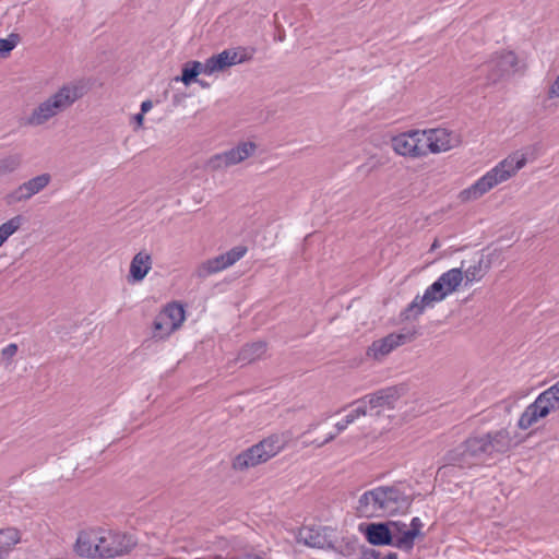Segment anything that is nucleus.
Listing matches in <instances>:
<instances>
[{
    "label": "nucleus",
    "mask_w": 559,
    "mask_h": 559,
    "mask_svg": "<svg viewBox=\"0 0 559 559\" xmlns=\"http://www.w3.org/2000/svg\"><path fill=\"white\" fill-rule=\"evenodd\" d=\"M399 532L402 533L401 536L394 537L392 535L391 546H394L401 550L411 551L415 545V533L406 531V524L400 522L391 523Z\"/></svg>",
    "instance_id": "nucleus-22"
},
{
    "label": "nucleus",
    "mask_w": 559,
    "mask_h": 559,
    "mask_svg": "<svg viewBox=\"0 0 559 559\" xmlns=\"http://www.w3.org/2000/svg\"><path fill=\"white\" fill-rule=\"evenodd\" d=\"M98 530L81 532L76 538L75 551L85 558H99Z\"/></svg>",
    "instance_id": "nucleus-17"
},
{
    "label": "nucleus",
    "mask_w": 559,
    "mask_h": 559,
    "mask_svg": "<svg viewBox=\"0 0 559 559\" xmlns=\"http://www.w3.org/2000/svg\"><path fill=\"white\" fill-rule=\"evenodd\" d=\"M133 120L138 124V127H141L143 124L144 115L139 112V114L134 115Z\"/></svg>",
    "instance_id": "nucleus-41"
},
{
    "label": "nucleus",
    "mask_w": 559,
    "mask_h": 559,
    "mask_svg": "<svg viewBox=\"0 0 559 559\" xmlns=\"http://www.w3.org/2000/svg\"><path fill=\"white\" fill-rule=\"evenodd\" d=\"M21 540L19 530L8 527L0 530V552H8Z\"/></svg>",
    "instance_id": "nucleus-25"
},
{
    "label": "nucleus",
    "mask_w": 559,
    "mask_h": 559,
    "mask_svg": "<svg viewBox=\"0 0 559 559\" xmlns=\"http://www.w3.org/2000/svg\"><path fill=\"white\" fill-rule=\"evenodd\" d=\"M152 257L146 251L138 252L130 263V277L133 282H141L152 269Z\"/></svg>",
    "instance_id": "nucleus-19"
},
{
    "label": "nucleus",
    "mask_w": 559,
    "mask_h": 559,
    "mask_svg": "<svg viewBox=\"0 0 559 559\" xmlns=\"http://www.w3.org/2000/svg\"><path fill=\"white\" fill-rule=\"evenodd\" d=\"M337 435H338L337 431L330 432L323 441H320V443L318 444V448H321V447L325 445L326 443L333 441Z\"/></svg>",
    "instance_id": "nucleus-38"
},
{
    "label": "nucleus",
    "mask_w": 559,
    "mask_h": 559,
    "mask_svg": "<svg viewBox=\"0 0 559 559\" xmlns=\"http://www.w3.org/2000/svg\"><path fill=\"white\" fill-rule=\"evenodd\" d=\"M20 43V35L11 33L8 38H0V57H7Z\"/></svg>",
    "instance_id": "nucleus-31"
},
{
    "label": "nucleus",
    "mask_w": 559,
    "mask_h": 559,
    "mask_svg": "<svg viewBox=\"0 0 559 559\" xmlns=\"http://www.w3.org/2000/svg\"><path fill=\"white\" fill-rule=\"evenodd\" d=\"M51 181V176L48 173L40 174L36 177L20 185L15 190L8 194L7 201L9 204H14L29 200L35 194L43 191Z\"/></svg>",
    "instance_id": "nucleus-16"
},
{
    "label": "nucleus",
    "mask_w": 559,
    "mask_h": 559,
    "mask_svg": "<svg viewBox=\"0 0 559 559\" xmlns=\"http://www.w3.org/2000/svg\"><path fill=\"white\" fill-rule=\"evenodd\" d=\"M385 559H399V556L396 552H389L386 556H385Z\"/></svg>",
    "instance_id": "nucleus-43"
},
{
    "label": "nucleus",
    "mask_w": 559,
    "mask_h": 559,
    "mask_svg": "<svg viewBox=\"0 0 559 559\" xmlns=\"http://www.w3.org/2000/svg\"><path fill=\"white\" fill-rule=\"evenodd\" d=\"M99 558L109 559L129 554L135 546L133 535L111 530L98 528Z\"/></svg>",
    "instance_id": "nucleus-9"
},
{
    "label": "nucleus",
    "mask_w": 559,
    "mask_h": 559,
    "mask_svg": "<svg viewBox=\"0 0 559 559\" xmlns=\"http://www.w3.org/2000/svg\"><path fill=\"white\" fill-rule=\"evenodd\" d=\"M319 441H312L311 443H306L305 447H308L309 444H313L318 448Z\"/></svg>",
    "instance_id": "nucleus-44"
},
{
    "label": "nucleus",
    "mask_w": 559,
    "mask_h": 559,
    "mask_svg": "<svg viewBox=\"0 0 559 559\" xmlns=\"http://www.w3.org/2000/svg\"><path fill=\"white\" fill-rule=\"evenodd\" d=\"M246 50L242 48L225 49L205 60L206 75L223 71L231 66L242 63L249 60Z\"/></svg>",
    "instance_id": "nucleus-15"
},
{
    "label": "nucleus",
    "mask_w": 559,
    "mask_h": 559,
    "mask_svg": "<svg viewBox=\"0 0 559 559\" xmlns=\"http://www.w3.org/2000/svg\"><path fill=\"white\" fill-rule=\"evenodd\" d=\"M21 156L19 154L8 155L0 159V176L11 174L21 166Z\"/></svg>",
    "instance_id": "nucleus-30"
},
{
    "label": "nucleus",
    "mask_w": 559,
    "mask_h": 559,
    "mask_svg": "<svg viewBox=\"0 0 559 559\" xmlns=\"http://www.w3.org/2000/svg\"><path fill=\"white\" fill-rule=\"evenodd\" d=\"M337 435H338L337 431L330 432L323 441H320V443L318 444V448H321V447L325 445L326 443L333 441Z\"/></svg>",
    "instance_id": "nucleus-39"
},
{
    "label": "nucleus",
    "mask_w": 559,
    "mask_h": 559,
    "mask_svg": "<svg viewBox=\"0 0 559 559\" xmlns=\"http://www.w3.org/2000/svg\"><path fill=\"white\" fill-rule=\"evenodd\" d=\"M392 533L386 523H371L367 526L366 537L371 545H391Z\"/></svg>",
    "instance_id": "nucleus-20"
},
{
    "label": "nucleus",
    "mask_w": 559,
    "mask_h": 559,
    "mask_svg": "<svg viewBox=\"0 0 559 559\" xmlns=\"http://www.w3.org/2000/svg\"><path fill=\"white\" fill-rule=\"evenodd\" d=\"M247 251L246 246H236L223 254L202 262L195 269L194 274L197 277L204 280L234 265L245 257Z\"/></svg>",
    "instance_id": "nucleus-11"
},
{
    "label": "nucleus",
    "mask_w": 559,
    "mask_h": 559,
    "mask_svg": "<svg viewBox=\"0 0 559 559\" xmlns=\"http://www.w3.org/2000/svg\"><path fill=\"white\" fill-rule=\"evenodd\" d=\"M160 312L176 330L181 326L186 319L183 307L176 302L168 304Z\"/></svg>",
    "instance_id": "nucleus-24"
},
{
    "label": "nucleus",
    "mask_w": 559,
    "mask_h": 559,
    "mask_svg": "<svg viewBox=\"0 0 559 559\" xmlns=\"http://www.w3.org/2000/svg\"><path fill=\"white\" fill-rule=\"evenodd\" d=\"M350 424L346 421L345 418H343L342 420L337 421L335 424V429L337 431V433H341L342 431H344Z\"/></svg>",
    "instance_id": "nucleus-37"
},
{
    "label": "nucleus",
    "mask_w": 559,
    "mask_h": 559,
    "mask_svg": "<svg viewBox=\"0 0 559 559\" xmlns=\"http://www.w3.org/2000/svg\"><path fill=\"white\" fill-rule=\"evenodd\" d=\"M526 164L524 153L515 152L498 163L468 188L462 190L459 199L462 202L475 201L489 192L498 185L514 176Z\"/></svg>",
    "instance_id": "nucleus-4"
},
{
    "label": "nucleus",
    "mask_w": 559,
    "mask_h": 559,
    "mask_svg": "<svg viewBox=\"0 0 559 559\" xmlns=\"http://www.w3.org/2000/svg\"><path fill=\"white\" fill-rule=\"evenodd\" d=\"M153 107V103L151 100H144L142 104H141V114H146L147 111H150Z\"/></svg>",
    "instance_id": "nucleus-40"
},
{
    "label": "nucleus",
    "mask_w": 559,
    "mask_h": 559,
    "mask_svg": "<svg viewBox=\"0 0 559 559\" xmlns=\"http://www.w3.org/2000/svg\"><path fill=\"white\" fill-rule=\"evenodd\" d=\"M421 130H411L392 138L393 151L405 157L425 156Z\"/></svg>",
    "instance_id": "nucleus-13"
},
{
    "label": "nucleus",
    "mask_w": 559,
    "mask_h": 559,
    "mask_svg": "<svg viewBox=\"0 0 559 559\" xmlns=\"http://www.w3.org/2000/svg\"><path fill=\"white\" fill-rule=\"evenodd\" d=\"M355 406L344 418L347 423L353 424L358 418L366 416L368 413V407L364 403L362 399H359L353 403Z\"/></svg>",
    "instance_id": "nucleus-32"
},
{
    "label": "nucleus",
    "mask_w": 559,
    "mask_h": 559,
    "mask_svg": "<svg viewBox=\"0 0 559 559\" xmlns=\"http://www.w3.org/2000/svg\"><path fill=\"white\" fill-rule=\"evenodd\" d=\"M557 97H559V74L548 90V98L549 99H554Z\"/></svg>",
    "instance_id": "nucleus-35"
},
{
    "label": "nucleus",
    "mask_w": 559,
    "mask_h": 559,
    "mask_svg": "<svg viewBox=\"0 0 559 559\" xmlns=\"http://www.w3.org/2000/svg\"><path fill=\"white\" fill-rule=\"evenodd\" d=\"M415 337V332L390 333L386 336L376 340L367 348L366 355L369 358L381 361L397 347L411 342Z\"/></svg>",
    "instance_id": "nucleus-12"
},
{
    "label": "nucleus",
    "mask_w": 559,
    "mask_h": 559,
    "mask_svg": "<svg viewBox=\"0 0 559 559\" xmlns=\"http://www.w3.org/2000/svg\"><path fill=\"white\" fill-rule=\"evenodd\" d=\"M516 64L518 57L513 51H501L480 64L478 73L484 76L485 85H493L510 75Z\"/></svg>",
    "instance_id": "nucleus-8"
},
{
    "label": "nucleus",
    "mask_w": 559,
    "mask_h": 559,
    "mask_svg": "<svg viewBox=\"0 0 559 559\" xmlns=\"http://www.w3.org/2000/svg\"><path fill=\"white\" fill-rule=\"evenodd\" d=\"M464 280L462 267H454L442 273L428 286L423 296H416L404 311L405 319L418 318L427 307L442 301L454 293Z\"/></svg>",
    "instance_id": "nucleus-5"
},
{
    "label": "nucleus",
    "mask_w": 559,
    "mask_h": 559,
    "mask_svg": "<svg viewBox=\"0 0 559 559\" xmlns=\"http://www.w3.org/2000/svg\"><path fill=\"white\" fill-rule=\"evenodd\" d=\"M423 527V522L419 518H413L411 521V528L406 530L407 532H414L415 538L420 535V528Z\"/></svg>",
    "instance_id": "nucleus-33"
},
{
    "label": "nucleus",
    "mask_w": 559,
    "mask_h": 559,
    "mask_svg": "<svg viewBox=\"0 0 559 559\" xmlns=\"http://www.w3.org/2000/svg\"><path fill=\"white\" fill-rule=\"evenodd\" d=\"M257 145L253 142H240L238 145L214 154L206 162L210 170H221L237 165L254 154Z\"/></svg>",
    "instance_id": "nucleus-10"
},
{
    "label": "nucleus",
    "mask_w": 559,
    "mask_h": 559,
    "mask_svg": "<svg viewBox=\"0 0 559 559\" xmlns=\"http://www.w3.org/2000/svg\"><path fill=\"white\" fill-rule=\"evenodd\" d=\"M85 94V87L81 82L71 81L62 84L55 93L40 102L27 117L26 123L39 127L58 115L70 109Z\"/></svg>",
    "instance_id": "nucleus-3"
},
{
    "label": "nucleus",
    "mask_w": 559,
    "mask_h": 559,
    "mask_svg": "<svg viewBox=\"0 0 559 559\" xmlns=\"http://www.w3.org/2000/svg\"><path fill=\"white\" fill-rule=\"evenodd\" d=\"M408 504L402 490L394 486H378L365 491L357 501L358 516L371 519L397 513Z\"/></svg>",
    "instance_id": "nucleus-2"
},
{
    "label": "nucleus",
    "mask_w": 559,
    "mask_h": 559,
    "mask_svg": "<svg viewBox=\"0 0 559 559\" xmlns=\"http://www.w3.org/2000/svg\"><path fill=\"white\" fill-rule=\"evenodd\" d=\"M298 540L311 548H321L323 546L321 535L310 527H304L300 530Z\"/></svg>",
    "instance_id": "nucleus-28"
},
{
    "label": "nucleus",
    "mask_w": 559,
    "mask_h": 559,
    "mask_svg": "<svg viewBox=\"0 0 559 559\" xmlns=\"http://www.w3.org/2000/svg\"><path fill=\"white\" fill-rule=\"evenodd\" d=\"M288 440L289 437L287 433H274L269 436L236 455L233 461V468L242 472L269 461L286 447Z\"/></svg>",
    "instance_id": "nucleus-6"
},
{
    "label": "nucleus",
    "mask_w": 559,
    "mask_h": 559,
    "mask_svg": "<svg viewBox=\"0 0 559 559\" xmlns=\"http://www.w3.org/2000/svg\"><path fill=\"white\" fill-rule=\"evenodd\" d=\"M423 131L425 155L451 150L457 144V138L447 129H430Z\"/></svg>",
    "instance_id": "nucleus-14"
},
{
    "label": "nucleus",
    "mask_w": 559,
    "mask_h": 559,
    "mask_svg": "<svg viewBox=\"0 0 559 559\" xmlns=\"http://www.w3.org/2000/svg\"><path fill=\"white\" fill-rule=\"evenodd\" d=\"M23 222V216L15 215L0 225V247L8 240L9 237H11L15 231L20 229Z\"/></svg>",
    "instance_id": "nucleus-26"
},
{
    "label": "nucleus",
    "mask_w": 559,
    "mask_h": 559,
    "mask_svg": "<svg viewBox=\"0 0 559 559\" xmlns=\"http://www.w3.org/2000/svg\"><path fill=\"white\" fill-rule=\"evenodd\" d=\"M266 352V344L264 342H253L245 345L238 356L237 360L242 365L251 364L257 359H260Z\"/></svg>",
    "instance_id": "nucleus-21"
},
{
    "label": "nucleus",
    "mask_w": 559,
    "mask_h": 559,
    "mask_svg": "<svg viewBox=\"0 0 559 559\" xmlns=\"http://www.w3.org/2000/svg\"><path fill=\"white\" fill-rule=\"evenodd\" d=\"M437 246H438V245H437V240H435V242H433V245H432V248H431V249L437 248Z\"/></svg>",
    "instance_id": "nucleus-45"
},
{
    "label": "nucleus",
    "mask_w": 559,
    "mask_h": 559,
    "mask_svg": "<svg viewBox=\"0 0 559 559\" xmlns=\"http://www.w3.org/2000/svg\"><path fill=\"white\" fill-rule=\"evenodd\" d=\"M515 444L506 428L472 436L447 454V462L451 466L471 468L481 465L495 454L507 453Z\"/></svg>",
    "instance_id": "nucleus-1"
},
{
    "label": "nucleus",
    "mask_w": 559,
    "mask_h": 559,
    "mask_svg": "<svg viewBox=\"0 0 559 559\" xmlns=\"http://www.w3.org/2000/svg\"><path fill=\"white\" fill-rule=\"evenodd\" d=\"M399 391L393 388H385L377 391L376 393L368 394L362 397L364 403L368 407V409L374 408H388L391 409L394 407V403L399 400Z\"/></svg>",
    "instance_id": "nucleus-18"
},
{
    "label": "nucleus",
    "mask_w": 559,
    "mask_h": 559,
    "mask_svg": "<svg viewBox=\"0 0 559 559\" xmlns=\"http://www.w3.org/2000/svg\"><path fill=\"white\" fill-rule=\"evenodd\" d=\"M176 331L175 326L170 324L168 320L159 312L152 325V337L157 341L167 338L171 333Z\"/></svg>",
    "instance_id": "nucleus-23"
},
{
    "label": "nucleus",
    "mask_w": 559,
    "mask_h": 559,
    "mask_svg": "<svg viewBox=\"0 0 559 559\" xmlns=\"http://www.w3.org/2000/svg\"><path fill=\"white\" fill-rule=\"evenodd\" d=\"M318 427H319V423H311V424L308 426V428H307V430L305 431V433H309V432H311V431L316 430Z\"/></svg>",
    "instance_id": "nucleus-42"
},
{
    "label": "nucleus",
    "mask_w": 559,
    "mask_h": 559,
    "mask_svg": "<svg viewBox=\"0 0 559 559\" xmlns=\"http://www.w3.org/2000/svg\"><path fill=\"white\" fill-rule=\"evenodd\" d=\"M485 273H486V271L483 267V260L479 259L477 262L469 265L464 271L463 276L465 278V285H469L474 282L480 281L484 277Z\"/></svg>",
    "instance_id": "nucleus-29"
},
{
    "label": "nucleus",
    "mask_w": 559,
    "mask_h": 559,
    "mask_svg": "<svg viewBox=\"0 0 559 559\" xmlns=\"http://www.w3.org/2000/svg\"><path fill=\"white\" fill-rule=\"evenodd\" d=\"M559 411V380L543 391L536 400L530 404L519 418V428L525 430L535 425L539 419Z\"/></svg>",
    "instance_id": "nucleus-7"
},
{
    "label": "nucleus",
    "mask_w": 559,
    "mask_h": 559,
    "mask_svg": "<svg viewBox=\"0 0 559 559\" xmlns=\"http://www.w3.org/2000/svg\"><path fill=\"white\" fill-rule=\"evenodd\" d=\"M200 73L206 74L205 61H191L183 67L180 80L183 84L189 85Z\"/></svg>",
    "instance_id": "nucleus-27"
},
{
    "label": "nucleus",
    "mask_w": 559,
    "mask_h": 559,
    "mask_svg": "<svg viewBox=\"0 0 559 559\" xmlns=\"http://www.w3.org/2000/svg\"><path fill=\"white\" fill-rule=\"evenodd\" d=\"M557 97H559V74L548 90V98L549 99H554Z\"/></svg>",
    "instance_id": "nucleus-36"
},
{
    "label": "nucleus",
    "mask_w": 559,
    "mask_h": 559,
    "mask_svg": "<svg viewBox=\"0 0 559 559\" xmlns=\"http://www.w3.org/2000/svg\"><path fill=\"white\" fill-rule=\"evenodd\" d=\"M16 352H17V345L14 343H11V344L7 345L2 349L1 353H2L3 358L10 359L16 354Z\"/></svg>",
    "instance_id": "nucleus-34"
}]
</instances>
